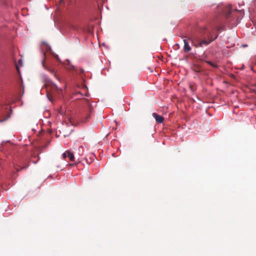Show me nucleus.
<instances>
[{
	"mask_svg": "<svg viewBox=\"0 0 256 256\" xmlns=\"http://www.w3.org/2000/svg\"><path fill=\"white\" fill-rule=\"evenodd\" d=\"M217 36H215L214 38H211L210 40H202L201 41H198V42H196L194 39V38L190 37L188 38V40H190L192 42V43L193 44L194 46L196 47H198V46H202L203 45L208 46L209 44L211 42H212L213 40H214L216 38Z\"/></svg>",
	"mask_w": 256,
	"mask_h": 256,
	"instance_id": "obj_1",
	"label": "nucleus"
},
{
	"mask_svg": "<svg viewBox=\"0 0 256 256\" xmlns=\"http://www.w3.org/2000/svg\"><path fill=\"white\" fill-rule=\"evenodd\" d=\"M152 116L154 118L157 123L161 124L163 122L164 118L162 116H160L155 112L152 113Z\"/></svg>",
	"mask_w": 256,
	"mask_h": 256,
	"instance_id": "obj_2",
	"label": "nucleus"
},
{
	"mask_svg": "<svg viewBox=\"0 0 256 256\" xmlns=\"http://www.w3.org/2000/svg\"><path fill=\"white\" fill-rule=\"evenodd\" d=\"M184 51L185 52H188L191 50V48L190 47L188 40L186 39L184 40Z\"/></svg>",
	"mask_w": 256,
	"mask_h": 256,
	"instance_id": "obj_3",
	"label": "nucleus"
},
{
	"mask_svg": "<svg viewBox=\"0 0 256 256\" xmlns=\"http://www.w3.org/2000/svg\"><path fill=\"white\" fill-rule=\"evenodd\" d=\"M18 166L20 168H17V172L20 170H22L23 169L27 168L28 166V162L27 160H26L24 164H21L20 163V164L18 166L17 165V167Z\"/></svg>",
	"mask_w": 256,
	"mask_h": 256,
	"instance_id": "obj_4",
	"label": "nucleus"
},
{
	"mask_svg": "<svg viewBox=\"0 0 256 256\" xmlns=\"http://www.w3.org/2000/svg\"><path fill=\"white\" fill-rule=\"evenodd\" d=\"M68 153V158H69V160L70 161L74 162V156L72 153L70 152V151H66Z\"/></svg>",
	"mask_w": 256,
	"mask_h": 256,
	"instance_id": "obj_5",
	"label": "nucleus"
},
{
	"mask_svg": "<svg viewBox=\"0 0 256 256\" xmlns=\"http://www.w3.org/2000/svg\"><path fill=\"white\" fill-rule=\"evenodd\" d=\"M12 105H6V106L5 108L6 110H10V114H11L12 112Z\"/></svg>",
	"mask_w": 256,
	"mask_h": 256,
	"instance_id": "obj_6",
	"label": "nucleus"
},
{
	"mask_svg": "<svg viewBox=\"0 0 256 256\" xmlns=\"http://www.w3.org/2000/svg\"><path fill=\"white\" fill-rule=\"evenodd\" d=\"M206 62L207 64H210V66H213L214 68H218V65L217 64H214L213 62H212L210 61H206Z\"/></svg>",
	"mask_w": 256,
	"mask_h": 256,
	"instance_id": "obj_7",
	"label": "nucleus"
},
{
	"mask_svg": "<svg viewBox=\"0 0 256 256\" xmlns=\"http://www.w3.org/2000/svg\"><path fill=\"white\" fill-rule=\"evenodd\" d=\"M20 81H21L20 86L22 88V94H23L24 92V86L23 82H22V78H21L20 76Z\"/></svg>",
	"mask_w": 256,
	"mask_h": 256,
	"instance_id": "obj_8",
	"label": "nucleus"
},
{
	"mask_svg": "<svg viewBox=\"0 0 256 256\" xmlns=\"http://www.w3.org/2000/svg\"><path fill=\"white\" fill-rule=\"evenodd\" d=\"M66 157H68V153L66 152V151L64 152L63 154H62V158L64 159H65Z\"/></svg>",
	"mask_w": 256,
	"mask_h": 256,
	"instance_id": "obj_9",
	"label": "nucleus"
},
{
	"mask_svg": "<svg viewBox=\"0 0 256 256\" xmlns=\"http://www.w3.org/2000/svg\"><path fill=\"white\" fill-rule=\"evenodd\" d=\"M76 72L80 74H82L84 72V70L83 68H80L79 71L76 70Z\"/></svg>",
	"mask_w": 256,
	"mask_h": 256,
	"instance_id": "obj_10",
	"label": "nucleus"
},
{
	"mask_svg": "<svg viewBox=\"0 0 256 256\" xmlns=\"http://www.w3.org/2000/svg\"><path fill=\"white\" fill-rule=\"evenodd\" d=\"M18 64L20 66H22V60H19L18 61Z\"/></svg>",
	"mask_w": 256,
	"mask_h": 256,
	"instance_id": "obj_11",
	"label": "nucleus"
},
{
	"mask_svg": "<svg viewBox=\"0 0 256 256\" xmlns=\"http://www.w3.org/2000/svg\"><path fill=\"white\" fill-rule=\"evenodd\" d=\"M230 13H231V12H230V10L228 11V12L226 14V16H227V17H228V16L230 15Z\"/></svg>",
	"mask_w": 256,
	"mask_h": 256,
	"instance_id": "obj_12",
	"label": "nucleus"
},
{
	"mask_svg": "<svg viewBox=\"0 0 256 256\" xmlns=\"http://www.w3.org/2000/svg\"><path fill=\"white\" fill-rule=\"evenodd\" d=\"M68 69L70 70H74V68L73 66H71L70 68H68Z\"/></svg>",
	"mask_w": 256,
	"mask_h": 256,
	"instance_id": "obj_13",
	"label": "nucleus"
},
{
	"mask_svg": "<svg viewBox=\"0 0 256 256\" xmlns=\"http://www.w3.org/2000/svg\"><path fill=\"white\" fill-rule=\"evenodd\" d=\"M194 70L196 72H200V68H198V69Z\"/></svg>",
	"mask_w": 256,
	"mask_h": 256,
	"instance_id": "obj_14",
	"label": "nucleus"
},
{
	"mask_svg": "<svg viewBox=\"0 0 256 256\" xmlns=\"http://www.w3.org/2000/svg\"><path fill=\"white\" fill-rule=\"evenodd\" d=\"M16 70H17V75H18V74H20V70L18 67H17Z\"/></svg>",
	"mask_w": 256,
	"mask_h": 256,
	"instance_id": "obj_15",
	"label": "nucleus"
},
{
	"mask_svg": "<svg viewBox=\"0 0 256 256\" xmlns=\"http://www.w3.org/2000/svg\"><path fill=\"white\" fill-rule=\"evenodd\" d=\"M52 73L54 74L55 76L56 73H55V72H54V70H52Z\"/></svg>",
	"mask_w": 256,
	"mask_h": 256,
	"instance_id": "obj_16",
	"label": "nucleus"
}]
</instances>
